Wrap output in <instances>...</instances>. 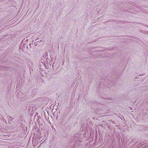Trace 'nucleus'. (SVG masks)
I'll list each match as a JSON object with an SVG mask.
<instances>
[{"instance_id": "1", "label": "nucleus", "mask_w": 148, "mask_h": 148, "mask_svg": "<svg viewBox=\"0 0 148 148\" xmlns=\"http://www.w3.org/2000/svg\"><path fill=\"white\" fill-rule=\"evenodd\" d=\"M47 55V53H45L44 54L43 57H44V58H45V57H46Z\"/></svg>"}]
</instances>
